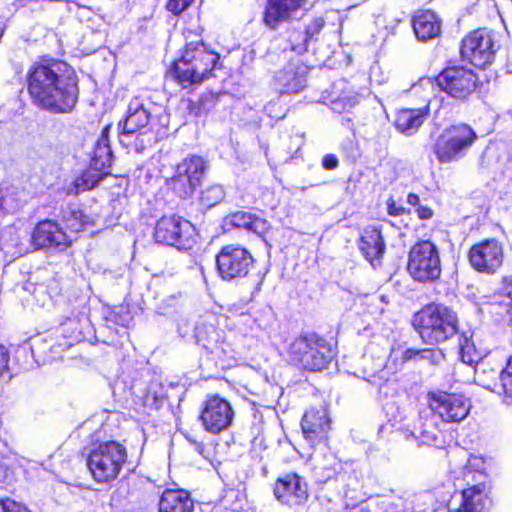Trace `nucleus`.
<instances>
[{
  "mask_svg": "<svg viewBox=\"0 0 512 512\" xmlns=\"http://www.w3.org/2000/svg\"><path fill=\"white\" fill-rule=\"evenodd\" d=\"M28 92L40 108L68 113L78 100V86L72 74L61 73L59 64L34 66L28 73Z\"/></svg>",
  "mask_w": 512,
  "mask_h": 512,
  "instance_id": "obj_1",
  "label": "nucleus"
},
{
  "mask_svg": "<svg viewBox=\"0 0 512 512\" xmlns=\"http://www.w3.org/2000/svg\"><path fill=\"white\" fill-rule=\"evenodd\" d=\"M413 324L421 339L430 345L448 340L458 331L457 314L442 304H429L414 315Z\"/></svg>",
  "mask_w": 512,
  "mask_h": 512,
  "instance_id": "obj_2",
  "label": "nucleus"
},
{
  "mask_svg": "<svg viewBox=\"0 0 512 512\" xmlns=\"http://www.w3.org/2000/svg\"><path fill=\"white\" fill-rule=\"evenodd\" d=\"M219 60V55L208 50L202 42H190L180 59L175 61L171 72L184 87L199 84L206 79Z\"/></svg>",
  "mask_w": 512,
  "mask_h": 512,
  "instance_id": "obj_3",
  "label": "nucleus"
},
{
  "mask_svg": "<svg viewBox=\"0 0 512 512\" xmlns=\"http://www.w3.org/2000/svg\"><path fill=\"white\" fill-rule=\"evenodd\" d=\"M127 459L126 448L116 441L96 445L88 454L87 467L98 483L115 480Z\"/></svg>",
  "mask_w": 512,
  "mask_h": 512,
  "instance_id": "obj_4",
  "label": "nucleus"
},
{
  "mask_svg": "<svg viewBox=\"0 0 512 512\" xmlns=\"http://www.w3.org/2000/svg\"><path fill=\"white\" fill-rule=\"evenodd\" d=\"M476 132L467 124L446 127L436 138L432 150L440 164H449L463 158L477 140Z\"/></svg>",
  "mask_w": 512,
  "mask_h": 512,
  "instance_id": "obj_5",
  "label": "nucleus"
},
{
  "mask_svg": "<svg viewBox=\"0 0 512 512\" xmlns=\"http://www.w3.org/2000/svg\"><path fill=\"white\" fill-rule=\"evenodd\" d=\"M289 356L306 370L320 371L332 360L333 352L325 340L310 334L295 339L290 345Z\"/></svg>",
  "mask_w": 512,
  "mask_h": 512,
  "instance_id": "obj_6",
  "label": "nucleus"
},
{
  "mask_svg": "<svg viewBox=\"0 0 512 512\" xmlns=\"http://www.w3.org/2000/svg\"><path fill=\"white\" fill-rule=\"evenodd\" d=\"M407 271L418 282L429 283L441 275V260L437 246L431 241L415 243L408 255Z\"/></svg>",
  "mask_w": 512,
  "mask_h": 512,
  "instance_id": "obj_7",
  "label": "nucleus"
},
{
  "mask_svg": "<svg viewBox=\"0 0 512 512\" xmlns=\"http://www.w3.org/2000/svg\"><path fill=\"white\" fill-rule=\"evenodd\" d=\"M425 92L424 101L427 104L422 108H406L397 112L395 117L396 129L407 136L414 135L422 126L427 116L429 115L430 105L433 102L439 101L436 97L431 99L434 92V82L430 78H423L417 84L413 85L412 91L414 94Z\"/></svg>",
  "mask_w": 512,
  "mask_h": 512,
  "instance_id": "obj_8",
  "label": "nucleus"
},
{
  "mask_svg": "<svg viewBox=\"0 0 512 512\" xmlns=\"http://www.w3.org/2000/svg\"><path fill=\"white\" fill-rule=\"evenodd\" d=\"M427 403L431 411L446 423L461 422L468 416L471 408L468 398L444 391L429 392Z\"/></svg>",
  "mask_w": 512,
  "mask_h": 512,
  "instance_id": "obj_9",
  "label": "nucleus"
},
{
  "mask_svg": "<svg viewBox=\"0 0 512 512\" xmlns=\"http://www.w3.org/2000/svg\"><path fill=\"white\" fill-rule=\"evenodd\" d=\"M253 263L251 253L239 245H226L216 256L217 270L226 281L247 276Z\"/></svg>",
  "mask_w": 512,
  "mask_h": 512,
  "instance_id": "obj_10",
  "label": "nucleus"
},
{
  "mask_svg": "<svg viewBox=\"0 0 512 512\" xmlns=\"http://www.w3.org/2000/svg\"><path fill=\"white\" fill-rule=\"evenodd\" d=\"M493 35L486 29L471 32L462 40L461 56L478 68L491 64L495 56Z\"/></svg>",
  "mask_w": 512,
  "mask_h": 512,
  "instance_id": "obj_11",
  "label": "nucleus"
},
{
  "mask_svg": "<svg viewBox=\"0 0 512 512\" xmlns=\"http://www.w3.org/2000/svg\"><path fill=\"white\" fill-rule=\"evenodd\" d=\"M194 231L191 222L181 216H163L156 223L154 238L161 244L185 246L191 240Z\"/></svg>",
  "mask_w": 512,
  "mask_h": 512,
  "instance_id": "obj_12",
  "label": "nucleus"
},
{
  "mask_svg": "<svg viewBox=\"0 0 512 512\" xmlns=\"http://www.w3.org/2000/svg\"><path fill=\"white\" fill-rule=\"evenodd\" d=\"M234 419V411L230 403L218 396H209L204 402L200 420L206 431L218 434L227 430Z\"/></svg>",
  "mask_w": 512,
  "mask_h": 512,
  "instance_id": "obj_13",
  "label": "nucleus"
},
{
  "mask_svg": "<svg viewBox=\"0 0 512 512\" xmlns=\"http://www.w3.org/2000/svg\"><path fill=\"white\" fill-rule=\"evenodd\" d=\"M437 85L453 98L463 99L476 88L477 77L464 67H448L436 78Z\"/></svg>",
  "mask_w": 512,
  "mask_h": 512,
  "instance_id": "obj_14",
  "label": "nucleus"
},
{
  "mask_svg": "<svg viewBox=\"0 0 512 512\" xmlns=\"http://www.w3.org/2000/svg\"><path fill=\"white\" fill-rule=\"evenodd\" d=\"M504 252L502 245L494 240H485L471 247L469 261L479 272L493 274L503 263Z\"/></svg>",
  "mask_w": 512,
  "mask_h": 512,
  "instance_id": "obj_15",
  "label": "nucleus"
},
{
  "mask_svg": "<svg viewBox=\"0 0 512 512\" xmlns=\"http://www.w3.org/2000/svg\"><path fill=\"white\" fill-rule=\"evenodd\" d=\"M274 495L279 502L289 507L303 505L308 499V486L296 473L285 474L275 482Z\"/></svg>",
  "mask_w": 512,
  "mask_h": 512,
  "instance_id": "obj_16",
  "label": "nucleus"
},
{
  "mask_svg": "<svg viewBox=\"0 0 512 512\" xmlns=\"http://www.w3.org/2000/svg\"><path fill=\"white\" fill-rule=\"evenodd\" d=\"M301 429L304 439L311 447L324 443L330 430V419L326 408L307 410L301 420Z\"/></svg>",
  "mask_w": 512,
  "mask_h": 512,
  "instance_id": "obj_17",
  "label": "nucleus"
},
{
  "mask_svg": "<svg viewBox=\"0 0 512 512\" xmlns=\"http://www.w3.org/2000/svg\"><path fill=\"white\" fill-rule=\"evenodd\" d=\"M149 106L150 102L141 97H134L129 101L126 116L118 124L121 128V142L123 137H129L147 127L151 117Z\"/></svg>",
  "mask_w": 512,
  "mask_h": 512,
  "instance_id": "obj_18",
  "label": "nucleus"
},
{
  "mask_svg": "<svg viewBox=\"0 0 512 512\" xmlns=\"http://www.w3.org/2000/svg\"><path fill=\"white\" fill-rule=\"evenodd\" d=\"M306 0H268L264 12V23L276 29L281 23L297 19Z\"/></svg>",
  "mask_w": 512,
  "mask_h": 512,
  "instance_id": "obj_19",
  "label": "nucleus"
},
{
  "mask_svg": "<svg viewBox=\"0 0 512 512\" xmlns=\"http://www.w3.org/2000/svg\"><path fill=\"white\" fill-rule=\"evenodd\" d=\"M308 69L296 62L288 63L274 76L273 87L280 94L298 93L306 86Z\"/></svg>",
  "mask_w": 512,
  "mask_h": 512,
  "instance_id": "obj_20",
  "label": "nucleus"
},
{
  "mask_svg": "<svg viewBox=\"0 0 512 512\" xmlns=\"http://www.w3.org/2000/svg\"><path fill=\"white\" fill-rule=\"evenodd\" d=\"M71 242V237L51 220L39 222L32 233V243L36 248L67 247Z\"/></svg>",
  "mask_w": 512,
  "mask_h": 512,
  "instance_id": "obj_21",
  "label": "nucleus"
},
{
  "mask_svg": "<svg viewBox=\"0 0 512 512\" xmlns=\"http://www.w3.org/2000/svg\"><path fill=\"white\" fill-rule=\"evenodd\" d=\"M490 504L486 486L480 483L463 489L459 507L449 512H485Z\"/></svg>",
  "mask_w": 512,
  "mask_h": 512,
  "instance_id": "obj_22",
  "label": "nucleus"
},
{
  "mask_svg": "<svg viewBox=\"0 0 512 512\" xmlns=\"http://www.w3.org/2000/svg\"><path fill=\"white\" fill-rule=\"evenodd\" d=\"M359 248L371 264L382 257L385 244L381 232L376 226H368L363 230Z\"/></svg>",
  "mask_w": 512,
  "mask_h": 512,
  "instance_id": "obj_23",
  "label": "nucleus"
},
{
  "mask_svg": "<svg viewBox=\"0 0 512 512\" xmlns=\"http://www.w3.org/2000/svg\"><path fill=\"white\" fill-rule=\"evenodd\" d=\"M412 27L418 40L428 41L437 37L441 31L440 20L432 11H419L412 18Z\"/></svg>",
  "mask_w": 512,
  "mask_h": 512,
  "instance_id": "obj_24",
  "label": "nucleus"
},
{
  "mask_svg": "<svg viewBox=\"0 0 512 512\" xmlns=\"http://www.w3.org/2000/svg\"><path fill=\"white\" fill-rule=\"evenodd\" d=\"M193 507L192 499L184 490H165L159 501V512H192Z\"/></svg>",
  "mask_w": 512,
  "mask_h": 512,
  "instance_id": "obj_25",
  "label": "nucleus"
},
{
  "mask_svg": "<svg viewBox=\"0 0 512 512\" xmlns=\"http://www.w3.org/2000/svg\"><path fill=\"white\" fill-rule=\"evenodd\" d=\"M338 480L343 484V493L353 502H361L367 497L364 487V475L360 470H352L338 475Z\"/></svg>",
  "mask_w": 512,
  "mask_h": 512,
  "instance_id": "obj_26",
  "label": "nucleus"
},
{
  "mask_svg": "<svg viewBox=\"0 0 512 512\" xmlns=\"http://www.w3.org/2000/svg\"><path fill=\"white\" fill-rule=\"evenodd\" d=\"M195 338L207 350L226 352L224 348L223 332L212 324L198 323L195 327Z\"/></svg>",
  "mask_w": 512,
  "mask_h": 512,
  "instance_id": "obj_27",
  "label": "nucleus"
},
{
  "mask_svg": "<svg viewBox=\"0 0 512 512\" xmlns=\"http://www.w3.org/2000/svg\"><path fill=\"white\" fill-rule=\"evenodd\" d=\"M229 223L237 228H243L259 236L269 230V223L260 217L247 212L238 211L229 216Z\"/></svg>",
  "mask_w": 512,
  "mask_h": 512,
  "instance_id": "obj_28",
  "label": "nucleus"
},
{
  "mask_svg": "<svg viewBox=\"0 0 512 512\" xmlns=\"http://www.w3.org/2000/svg\"><path fill=\"white\" fill-rule=\"evenodd\" d=\"M475 381L482 387L495 391L498 387L499 367H494L489 360L480 359L475 362Z\"/></svg>",
  "mask_w": 512,
  "mask_h": 512,
  "instance_id": "obj_29",
  "label": "nucleus"
},
{
  "mask_svg": "<svg viewBox=\"0 0 512 512\" xmlns=\"http://www.w3.org/2000/svg\"><path fill=\"white\" fill-rule=\"evenodd\" d=\"M487 304L491 312L500 316H508L512 320V282L505 284L503 288L492 295Z\"/></svg>",
  "mask_w": 512,
  "mask_h": 512,
  "instance_id": "obj_30",
  "label": "nucleus"
},
{
  "mask_svg": "<svg viewBox=\"0 0 512 512\" xmlns=\"http://www.w3.org/2000/svg\"><path fill=\"white\" fill-rule=\"evenodd\" d=\"M176 167L187 177L191 178V180H194V183L199 185L207 165L202 157L191 155L184 158Z\"/></svg>",
  "mask_w": 512,
  "mask_h": 512,
  "instance_id": "obj_31",
  "label": "nucleus"
},
{
  "mask_svg": "<svg viewBox=\"0 0 512 512\" xmlns=\"http://www.w3.org/2000/svg\"><path fill=\"white\" fill-rule=\"evenodd\" d=\"M108 127H106L101 137L98 139L91 158V163L100 169L107 170L112 163V151L109 145V141L106 135V131Z\"/></svg>",
  "mask_w": 512,
  "mask_h": 512,
  "instance_id": "obj_32",
  "label": "nucleus"
},
{
  "mask_svg": "<svg viewBox=\"0 0 512 512\" xmlns=\"http://www.w3.org/2000/svg\"><path fill=\"white\" fill-rule=\"evenodd\" d=\"M107 175V170L100 169L90 163V167L75 179V192L78 193L94 188Z\"/></svg>",
  "mask_w": 512,
  "mask_h": 512,
  "instance_id": "obj_33",
  "label": "nucleus"
},
{
  "mask_svg": "<svg viewBox=\"0 0 512 512\" xmlns=\"http://www.w3.org/2000/svg\"><path fill=\"white\" fill-rule=\"evenodd\" d=\"M459 353L462 362L468 365H474L482 358L474 344L472 331H463L459 335Z\"/></svg>",
  "mask_w": 512,
  "mask_h": 512,
  "instance_id": "obj_34",
  "label": "nucleus"
},
{
  "mask_svg": "<svg viewBox=\"0 0 512 512\" xmlns=\"http://www.w3.org/2000/svg\"><path fill=\"white\" fill-rule=\"evenodd\" d=\"M169 186L179 197L186 198L193 194L198 185L176 167L174 175L169 180Z\"/></svg>",
  "mask_w": 512,
  "mask_h": 512,
  "instance_id": "obj_35",
  "label": "nucleus"
},
{
  "mask_svg": "<svg viewBox=\"0 0 512 512\" xmlns=\"http://www.w3.org/2000/svg\"><path fill=\"white\" fill-rule=\"evenodd\" d=\"M495 391L502 394L508 404H512V357L507 361L506 366L501 369L498 387Z\"/></svg>",
  "mask_w": 512,
  "mask_h": 512,
  "instance_id": "obj_36",
  "label": "nucleus"
},
{
  "mask_svg": "<svg viewBox=\"0 0 512 512\" xmlns=\"http://www.w3.org/2000/svg\"><path fill=\"white\" fill-rule=\"evenodd\" d=\"M225 197V191L221 185H211L202 191L200 201L203 206L211 208L220 203Z\"/></svg>",
  "mask_w": 512,
  "mask_h": 512,
  "instance_id": "obj_37",
  "label": "nucleus"
},
{
  "mask_svg": "<svg viewBox=\"0 0 512 512\" xmlns=\"http://www.w3.org/2000/svg\"><path fill=\"white\" fill-rule=\"evenodd\" d=\"M443 354L440 350L434 349H407L404 352V359L410 360L415 358H420L423 360H428L433 364H438L443 359Z\"/></svg>",
  "mask_w": 512,
  "mask_h": 512,
  "instance_id": "obj_38",
  "label": "nucleus"
},
{
  "mask_svg": "<svg viewBox=\"0 0 512 512\" xmlns=\"http://www.w3.org/2000/svg\"><path fill=\"white\" fill-rule=\"evenodd\" d=\"M87 224H89V217L81 210L72 211L66 218V227L72 232H79Z\"/></svg>",
  "mask_w": 512,
  "mask_h": 512,
  "instance_id": "obj_39",
  "label": "nucleus"
},
{
  "mask_svg": "<svg viewBox=\"0 0 512 512\" xmlns=\"http://www.w3.org/2000/svg\"><path fill=\"white\" fill-rule=\"evenodd\" d=\"M411 436L418 440L420 444L425 445L436 444L438 438L436 429L433 427L428 429L425 424H423L419 429H415V431L411 433Z\"/></svg>",
  "mask_w": 512,
  "mask_h": 512,
  "instance_id": "obj_40",
  "label": "nucleus"
},
{
  "mask_svg": "<svg viewBox=\"0 0 512 512\" xmlns=\"http://www.w3.org/2000/svg\"><path fill=\"white\" fill-rule=\"evenodd\" d=\"M1 512H31L26 506L9 498L0 499Z\"/></svg>",
  "mask_w": 512,
  "mask_h": 512,
  "instance_id": "obj_41",
  "label": "nucleus"
},
{
  "mask_svg": "<svg viewBox=\"0 0 512 512\" xmlns=\"http://www.w3.org/2000/svg\"><path fill=\"white\" fill-rule=\"evenodd\" d=\"M194 0H169L167 2L166 8L168 11L172 12L175 15H179L183 11H185Z\"/></svg>",
  "mask_w": 512,
  "mask_h": 512,
  "instance_id": "obj_42",
  "label": "nucleus"
},
{
  "mask_svg": "<svg viewBox=\"0 0 512 512\" xmlns=\"http://www.w3.org/2000/svg\"><path fill=\"white\" fill-rule=\"evenodd\" d=\"M9 353L8 350L0 345V379H10L8 372Z\"/></svg>",
  "mask_w": 512,
  "mask_h": 512,
  "instance_id": "obj_43",
  "label": "nucleus"
},
{
  "mask_svg": "<svg viewBox=\"0 0 512 512\" xmlns=\"http://www.w3.org/2000/svg\"><path fill=\"white\" fill-rule=\"evenodd\" d=\"M324 20L322 18H315L311 21V23L306 28V38L305 42L308 38H312L317 35L320 30L324 27Z\"/></svg>",
  "mask_w": 512,
  "mask_h": 512,
  "instance_id": "obj_44",
  "label": "nucleus"
},
{
  "mask_svg": "<svg viewBox=\"0 0 512 512\" xmlns=\"http://www.w3.org/2000/svg\"><path fill=\"white\" fill-rule=\"evenodd\" d=\"M338 159L333 154L325 155L322 160V165L327 170L335 169L338 166Z\"/></svg>",
  "mask_w": 512,
  "mask_h": 512,
  "instance_id": "obj_45",
  "label": "nucleus"
},
{
  "mask_svg": "<svg viewBox=\"0 0 512 512\" xmlns=\"http://www.w3.org/2000/svg\"><path fill=\"white\" fill-rule=\"evenodd\" d=\"M480 462V459L477 457L470 458L468 460V464L464 467L463 475L465 478H468L471 476L472 480H474V474L471 471L472 467L478 466V463Z\"/></svg>",
  "mask_w": 512,
  "mask_h": 512,
  "instance_id": "obj_46",
  "label": "nucleus"
},
{
  "mask_svg": "<svg viewBox=\"0 0 512 512\" xmlns=\"http://www.w3.org/2000/svg\"><path fill=\"white\" fill-rule=\"evenodd\" d=\"M432 210L430 208H427V207H420L418 209V215L420 218L422 219H429L432 217Z\"/></svg>",
  "mask_w": 512,
  "mask_h": 512,
  "instance_id": "obj_47",
  "label": "nucleus"
},
{
  "mask_svg": "<svg viewBox=\"0 0 512 512\" xmlns=\"http://www.w3.org/2000/svg\"><path fill=\"white\" fill-rule=\"evenodd\" d=\"M403 211H404V209L402 207H398L394 203L388 204V212L390 215L397 216V215H400Z\"/></svg>",
  "mask_w": 512,
  "mask_h": 512,
  "instance_id": "obj_48",
  "label": "nucleus"
},
{
  "mask_svg": "<svg viewBox=\"0 0 512 512\" xmlns=\"http://www.w3.org/2000/svg\"><path fill=\"white\" fill-rule=\"evenodd\" d=\"M407 202L413 206H416L419 203V197L416 194L410 193L407 196Z\"/></svg>",
  "mask_w": 512,
  "mask_h": 512,
  "instance_id": "obj_49",
  "label": "nucleus"
},
{
  "mask_svg": "<svg viewBox=\"0 0 512 512\" xmlns=\"http://www.w3.org/2000/svg\"><path fill=\"white\" fill-rule=\"evenodd\" d=\"M7 477H8L7 470L3 466L0 465V485L6 483Z\"/></svg>",
  "mask_w": 512,
  "mask_h": 512,
  "instance_id": "obj_50",
  "label": "nucleus"
},
{
  "mask_svg": "<svg viewBox=\"0 0 512 512\" xmlns=\"http://www.w3.org/2000/svg\"><path fill=\"white\" fill-rule=\"evenodd\" d=\"M340 101L341 100H337V101L333 102V110L334 111L341 112V110L339 109Z\"/></svg>",
  "mask_w": 512,
  "mask_h": 512,
  "instance_id": "obj_51",
  "label": "nucleus"
},
{
  "mask_svg": "<svg viewBox=\"0 0 512 512\" xmlns=\"http://www.w3.org/2000/svg\"><path fill=\"white\" fill-rule=\"evenodd\" d=\"M2 208H3V194L0 191V211L2 210Z\"/></svg>",
  "mask_w": 512,
  "mask_h": 512,
  "instance_id": "obj_52",
  "label": "nucleus"
},
{
  "mask_svg": "<svg viewBox=\"0 0 512 512\" xmlns=\"http://www.w3.org/2000/svg\"><path fill=\"white\" fill-rule=\"evenodd\" d=\"M136 145V150L137 151H140L141 149L144 148V145L141 143L140 146L138 145V143L135 144Z\"/></svg>",
  "mask_w": 512,
  "mask_h": 512,
  "instance_id": "obj_53",
  "label": "nucleus"
},
{
  "mask_svg": "<svg viewBox=\"0 0 512 512\" xmlns=\"http://www.w3.org/2000/svg\"><path fill=\"white\" fill-rule=\"evenodd\" d=\"M355 103H356V101H355V100H349V104H348V106H349V107H352Z\"/></svg>",
  "mask_w": 512,
  "mask_h": 512,
  "instance_id": "obj_54",
  "label": "nucleus"
},
{
  "mask_svg": "<svg viewBox=\"0 0 512 512\" xmlns=\"http://www.w3.org/2000/svg\"><path fill=\"white\" fill-rule=\"evenodd\" d=\"M301 50H306V44H304V46L301 49H299L298 51H301Z\"/></svg>",
  "mask_w": 512,
  "mask_h": 512,
  "instance_id": "obj_55",
  "label": "nucleus"
}]
</instances>
